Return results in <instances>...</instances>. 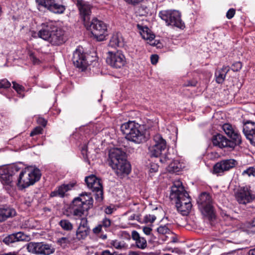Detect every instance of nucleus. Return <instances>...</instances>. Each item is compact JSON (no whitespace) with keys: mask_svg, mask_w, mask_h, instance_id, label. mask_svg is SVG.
<instances>
[{"mask_svg":"<svg viewBox=\"0 0 255 255\" xmlns=\"http://www.w3.org/2000/svg\"><path fill=\"white\" fill-rule=\"evenodd\" d=\"M170 198L175 202L178 211L183 215H187L189 213L192 207L191 198L184 190L180 181L174 182L171 187Z\"/></svg>","mask_w":255,"mask_h":255,"instance_id":"1","label":"nucleus"},{"mask_svg":"<svg viewBox=\"0 0 255 255\" xmlns=\"http://www.w3.org/2000/svg\"><path fill=\"white\" fill-rule=\"evenodd\" d=\"M109 164L118 175L128 174L130 171V165L127 161L126 153L121 149H111L109 153Z\"/></svg>","mask_w":255,"mask_h":255,"instance_id":"2","label":"nucleus"},{"mask_svg":"<svg viewBox=\"0 0 255 255\" xmlns=\"http://www.w3.org/2000/svg\"><path fill=\"white\" fill-rule=\"evenodd\" d=\"M121 129L126 138L136 144L146 141L144 131L142 126L133 121H129L122 125Z\"/></svg>","mask_w":255,"mask_h":255,"instance_id":"3","label":"nucleus"},{"mask_svg":"<svg viewBox=\"0 0 255 255\" xmlns=\"http://www.w3.org/2000/svg\"><path fill=\"white\" fill-rule=\"evenodd\" d=\"M40 177L41 173L39 169L28 167L20 172L17 185L20 189H23L34 184L40 179Z\"/></svg>","mask_w":255,"mask_h":255,"instance_id":"4","label":"nucleus"},{"mask_svg":"<svg viewBox=\"0 0 255 255\" xmlns=\"http://www.w3.org/2000/svg\"><path fill=\"white\" fill-rule=\"evenodd\" d=\"M93 199L90 194L83 193L73 200L71 208L74 216L81 217L85 211L93 207Z\"/></svg>","mask_w":255,"mask_h":255,"instance_id":"5","label":"nucleus"},{"mask_svg":"<svg viewBox=\"0 0 255 255\" xmlns=\"http://www.w3.org/2000/svg\"><path fill=\"white\" fill-rule=\"evenodd\" d=\"M159 17L165 21L167 25L183 28L185 26L181 18V13L176 10H164L159 12Z\"/></svg>","mask_w":255,"mask_h":255,"instance_id":"6","label":"nucleus"},{"mask_svg":"<svg viewBox=\"0 0 255 255\" xmlns=\"http://www.w3.org/2000/svg\"><path fill=\"white\" fill-rule=\"evenodd\" d=\"M197 203L204 216H207L210 220L215 218L212 199L209 194L206 192L201 193L197 199Z\"/></svg>","mask_w":255,"mask_h":255,"instance_id":"7","label":"nucleus"},{"mask_svg":"<svg viewBox=\"0 0 255 255\" xmlns=\"http://www.w3.org/2000/svg\"><path fill=\"white\" fill-rule=\"evenodd\" d=\"M35 2L39 10L46 9L53 13L61 14L66 9L62 0H35Z\"/></svg>","mask_w":255,"mask_h":255,"instance_id":"8","label":"nucleus"},{"mask_svg":"<svg viewBox=\"0 0 255 255\" xmlns=\"http://www.w3.org/2000/svg\"><path fill=\"white\" fill-rule=\"evenodd\" d=\"M86 27H89L93 36L98 41L104 40L108 35L106 24L97 18H93L90 22L89 21V25Z\"/></svg>","mask_w":255,"mask_h":255,"instance_id":"9","label":"nucleus"},{"mask_svg":"<svg viewBox=\"0 0 255 255\" xmlns=\"http://www.w3.org/2000/svg\"><path fill=\"white\" fill-rule=\"evenodd\" d=\"M166 140L159 134L153 136V143L148 147V152L151 157H158L166 148Z\"/></svg>","mask_w":255,"mask_h":255,"instance_id":"10","label":"nucleus"},{"mask_svg":"<svg viewBox=\"0 0 255 255\" xmlns=\"http://www.w3.org/2000/svg\"><path fill=\"white\" fill-rule=\"evenodd\" d=\"M236 199L240 204L246 205L255 199V193L250 185L240 187L236 193Z\"/></svg>","mask_w":255,"mask_h":255,"instance_id":"11","label":"nucleus"},{"mask_svg":"<svg viewBox=\"0 0 255 255\" xmlns=\"http://www.w3.org/2000/svg\"><path fill=\"white\" fill-rule=\"evenodd\" d=\"M19 169L16 166L1 169L0 175V180L7 190H10L14 187L13 176L15 172H18Z\"/></svg>","mask_w":255,"mask_h":255,"instance_id":"12","label":"nucleus"},{"mask_svg":"<svg viewBox=\"0 0 255 255\" xmlns=\"http://www.w3.org/2000/svg\"><path fill=\"white\" fill-rule=\"evenodd\" d=\"M106 62L113 68H120L125 65L126 60L123 53L118 50L115 52H108Z\"/></svg>","mask_w":255,"mask_h":255,"instance_id":"13","label":"nucleus"},{"mask_svg":"<svg viewBox=\"0 0 255 255\" xmlns=\"http://www.w3.org/2000/svg\"><path fill=\"white\" fill-rule=\"evenodd\" d=\"M81 18L83 20L85 26L89 25L91 14V6L85 1L80 0L77 2Z\"/></svg>","mask_w":255,"mask_h":255,"instance_id":"14","label":"nucleus"},{"mask_svg":"<svg viewBox=\"0 0 255 255\" xmlns=\"http://www.w3.org/2000/svg\"><path fill=\"white\" fill-rule=\"evenodd\" d=\"M48 42L53 45H60L66 40L65 31L60 28L54 26Z\"/></svg>","mask_w":255,"mask_h":255,"instance_id":"15","label":"nucleus"},{"mask_svg":"<svg viewBox=\"0 0 255 255\" xmlns=\"http://www.w3.org/2000/svg\"><path fill=\"white\" fill-rule=\"evenodd\" d=\"M237 163V161L234 159L222 160L217 162L214 166V172L215 173H220L224 171H229L235 167Z\"/></svg>","mask_w":255,"mask_h":255,"instance_id":"16","label":"nucleus"},{"mask_svg":"<svg viewBox=\"0 0 255 255\" xmlns=\"http://www.w3.org/2000/svg\"><path fill=\"white\" fill-rule=\"evenodd\" d=\"M72 61L76 67L81 69L82 70L85 69L88 65L85 54L79 48L76 49L74 51Z\"/></svg>","mask_w":255,"mask_h":255,"instance_id":"17","label":"nucleus"},{"mask_svg":"<svg viewBox=\"0 0 255 255\" xmlns=\"http://www.w3.org/2000/svg\"><path fill=\"white\" fill-rule=\"evenodd\" d=\"M222 129L225 133L232 139V142L236 145L242 143V137L237 130L230 124H225L222 126Z\"/></svg>","mask_w":255,"mask_h":255,"instance_id":"18","label":"nucleus"},{"mask_svg":"<svg viewBox=\"0 0 255 255\" xmlns=\"http://www.w3.org/2000/svg\"><path fill=\"white\" fill-rule=\"evenodd\" d=\"M243 131L251 143L255 146V123L250 121L245 122Z\"/></svg>","mask_w":255,"mask_h":255,"instance_id":"19","label":"nucleus"},{"mask_svg":"<svg viewBox=\"0 0 255 255\" xmlns=\"http://www.w3.org/2000/svg\"><path fill=\"white\" fill-rule=\"evenodd\" d=\"M212 142L214 146L220 148L229 147L234 149L236 143H234L232 140L227 139L226 137L221 134L214 135L212 138Z\"/></svg>","mask_w":255,"mask_h":255,"instance_id":"20","label":"nucleus"},{"mask_svg":"<svg viewBox=\"0 0 255 255\" xmlns=\"http://www.w3.org/2000/svg\"><path fill=\"white\" fill-rule=\"evenodd\" d=\"M90 231L87 219L85 218H82L76 231V239L78 241L85 240L88 236Z\"/></svg>","mask_w":255,"mask_h":255,"instance_id":"21","label":"nucleus"},{"mask_svg":"<svg viewBox=\"0 0 255 255\" xmlns=\"http://www.w3.org/2000/svg\"><path fill=\"white\" fill-rule=\"evenodd\" d=\"M41 26V29L38 32V36L44 40L48 41L54 25L52 23L49 22L43 23Z\"/></svg>","mask_w":255,"mask_h":255,"instance_id":"22","label":"nucleus"},{"mask_svg":"<svg viewBox=\"0 0 255 255\" xmlns=\"http://www.w3.org/2000/svg\"><path fill=\"white\" fill-rule=\"evenodd\" d=\"M137 26L139 30V33L141 36L144 39L149 40L150 42V44L151 45L155 46L157 45L155 41L152 42L155 36L151 33L150 30L148 27H142L139 24H137Z\"/></svg>","mask_w":255,"mask_h":255,"instance_id":"23","label":"nucleus"},{"mask_svg":"<svg viewBox=\"0 0 255 255\" xmlns=\"http://www.w3.org/2000/svg\"><path fill=\"white\" fill-rule=\"evenodd\" d=\"M72 184H63L57 187L54 191L50 194L51 197H64L67 195V192L71 190L73 187Z\"/></svg>","mask_w":255,"mask_h":255,"instance_id":"24","label":"nucleus"},{"mask_svg":"<svg viewBox=\"0 0 255 255\" xmlns=\"http://www.w3.org/2000/svg\"><path fill=\"white\" fill-rule=\"evenodd\" d=\"M93 192H95V199L98 201H101L103 199V186L100 179L95 182L92 187H88Z\"/></svg>","mask_w":255,"mask_h":255,"instance_id":"25","label":"nucleus"},{"mask_svg":"<svg viewBox=\"0 0 255 255\" xmlns=\"http://www.w3.org/2000/svg\"><path fill=\"white\" fill-rule=\"evenodd\" d=\"M132 239L135 241L136 247L138 249H144L147 247V242L146 240L141 237L138 233L136 231H133L131 233Z\"/></svg>","mask_w":255,"mask_h":255,"instance_id":"26","label":"nucleus"},{"mask_svg":"<svg viewBox=\"0 0 255 255\" xmlns=\"http://www.w3.org/2000/svg\"><path fill=\"white\" fill-rule=\"evenodd\" d=\"M15 213V211L10 208H0V222H3L7 218L14 216Z\"/></svg>","mask_w":255,"mask_h":255,"instance_id":"27","label":"nucleus"},{"mask_svg":"<svg viewBox=\"0 0 255 255\" xmlns=\"http://www.w3.org/2000/svg\"><path fill=\"white\" fill-rule=\"evenodd\" d=\"M55 252V248L51 245L40 242L38 255H50Z\"/></svg>","mask_w":255,"mask_h":255,"instance_id":"28","label":"nucleus"},{"mask_svg":"<svg viewBox=\"0 0 255 255\" xmlns=\"http://www.w3.org/2000/svg\"><path fill=\"white\" fill-rule=\"evenodd\" d=\"M230 68L228 66H223V68L215 73L216 81L219 84H222L225 80L226 74L229 71Z\"/></svg>","mask_w":255,"mask_h":255,"instance_id":"29","label":"nucleus"},{"mask_svg":"<svg viewBox=\"0 0 255 255\" xmlns=\"http://www.w3.org/2000/svg\"><path fill=\"white\" fill-rule=\"evenodd\" d=\"M184 168L182 163H180L177 160H174L167 167V170L169 172H177Z\"/></svg>","mask_w":255,"mask_h":255,"instance_id":"30","label":"nucleus"},{"mask_svg":"<svg viewBox=\"0 0 255 255\" xmlns=\"http://www.w3.org/2000/svg\"><path fill=\"white\" fill-rule=\"evenodd\" d=\"M110 45L114 47H123L124 45V43L121 35L118 34L114 35L110 40Z\"/></svg>","mask_w":255,"mask_h":255,"instance_id":"31","label":"nucleus"},{"mask_svg":"<svg viewBox=\"0 0 255 255\" xmlns=\"http://www.w3.org/2000/svg\"><path fill=\"white\" fill-rule=\"evenodd\" d=\"M40 245V242H30L27 243L25 245V247H26V249L29 253L38 255Z\"/></svg>","mask_w":255,"mask_h":255,"instance_id":"32","label":"nucleus"},{"mask_svg":"<svg viewBox=\"0 0 255 255\" xmlns=\"http://www.w3.org/2000/svg\"><path fill=\"white\" fill-rule=\"evenodd\" d=\"M61 228L66 231H71L73 228V224L67 219H62L59 223Z\"/></svg>","mask_w":255,"mask_h":255,"instance_id":"33","label":"nucleus"},{"mask_svg":"<svg viewBox=\"0 0 255 255\" xmlns=\"http://www.w3.org/2000/svg\"><path fill=\"white\" fill-rule=\"evenodd\" d=\"M158 234L161 235H168L171 233V231L168 227V225H161L156 229Z\"/></svg>","mask_w":255,"mask_h":255,"instance_id":"34","label":"nucleus"},{"mask_svg":"<svg viewBox=\"0 0 255 255\" xmlns=\"http://www.w3.org/2000/svg\"><path fill=\"white\" fill-rule=\"evenodd\" d=\"M98 178L94 175H91L85 178V181L88 187H92Z\"/></svg>","mask_w":255,"mask_h":255,"instance_id":"35","label":"nucleus"},{"mask_svg":"<svg viewBox=\"0 0 255 255\" xmlns=\"http://www.w3.org/2000/svg\"><path fill=\"white\" fill-rule=\"evenodd\" d=\"M242 175H248V176H255V168L254 167H250L247 169L245 170L242 172Z\"/></svg>","mask_w":255,"mask_h":255,"instance_id":"36","label":"nucleus"},{"mask_svg":"<svg viewBox=\"0 0 255 255\" xmlns=\"http://www.w3.org/2000/svg\"><path fill=\"white\" fill-rule=\"evenodd\" d=\"M14 234L16 241H17V242L25 241L28 240L29 238V237L27 236L22 232H18Z\"/></svg>","mask_w":255,"mask_h":255,"instance_id":"37","label":"nucleus"},{"mask_svg":"<svg viewBox=\"0 0 255 255\" xmlns=\"http://www.w3.org/2000/svg\"><path fill=\"white\" fill-rule=\"evenodd\" d=\"M111 244L117 249H122L125 247V245L123 242L117 240L112 241Z\"/></svg>","mask_w":255,"mask_h":255,"instance_id":"38","label":"nucleus"},{"mask_svg":"<svg viewBox=\"0 0 255 255\" xmlns=\"http://www.w3.org/2000/svg\"><path fill=\"white\" fill-rule=\"evenodd\" d=\"M156 217L154 215H146L143 218V220L146 223H152L156 220Z\"/></svg>","mask_w":255,"mask_h":255,"instance_id":"39","label":"nucleus"},{"mask_svg":"<svg viewBox=\"0 0 255 255\" xmlns=\"http://www.w3.org/2000/svg\"><path fill=\"white\" fill-rule=\"evenodd\" d=\"M3 241L5 244H7L17 242L15 238L14 234L9 235L8 237L5 238Z\"/></svg>","mask_w":255,"mask_h":255,"instance_id":"40","label":"nucleus"},{"mask_svg":"<svg viewBox=\"0 0 255 255\" xmlns=\"http://www.w3.org/2000/svg\"><path fill=\"white\" fill-rule=\"evenodd\" d=\"M11 86L10 83L6 79L0 80V88H7Z\"/></svg>","mask_w":255,"mask_h":255,"instance_id":"41","label":"nucleus"},{"mask_svg":"<svg viewBox=\"0 0 255 255\" xmlns=\"http://www.w3.org/2000/svg\"><path fill=\"white\" fill-rule=\"evenodd\" d=\"M160 156V161L162 163H168V161L170 160V159L168 157V153H165L162 154V153H161Z\"/></svg>","mask_w":255,"mask_h":255,"instance_id":"42","label":"nucleus"},{"mask_svg":"<svg viewBox=\"0 0 255 255\" xmlns=\"http://www.w3.org/2000/svg\"><path fill=\"white\" fill-rule=\"evenodd\" d=\"M100 225H102V227H104L105 228H108L111 225V221L107 218H105L103 219Z\"/></svg>","mask_w":255,"mask_h":255,"instance_id":"43","label":"nucleus"},{"mask_svg":"<svg viewBox=\"0 0 255 255\" xmlns=\"http://www.w3.org/2000/svg\"><path fill=\"white\" fill-rule=\"evenodd\" d=\"M43 130L42 128L41 127H37L33 129V130L30 132V135L31 136H34L36 134H38L41 133L42 131Z\"/></svg>","mask_w":255,"mask_h":255,"instance_id":"44","label":"nucleus"},{"mask_svg":"<svg viewBox=\"0 0 255 255\" xmlns=\"http://www.w3.org/2000/svg\"><path fill=\"white\" fill-rule=\"evenodd\" d=\"M236 13V10L234 8H230L228 10L227 12L226 13V17L228 19H230L232 18L235 15Z\"/></svg>","mask_w":255,"mask_h":255,"instance_id":"45","label":"nucleus"},{"mask_svg":"<svg viewBox=\"0 0 255 255\" xmlns=\"http://www.w3.org/2000/svg\"><path fill=\"white\" fill-rule=\"evenodd\" d=\"M28 54L30 60L32 62V63L34 64H37L39 63V60L35 56V55L32 52H29Z\"/></svg>","mask_w":255,"mask_h":255,"instance_id":"46","label":"nucleus"},{"mask_svg":"<svg viewBox=\"0 0 255 255\" xmlns=\"http://www.w3.org/2000/svg\"><path fill=\"white\" fill-rule=\"evenodd\" d=\"M13 88L18 93L23 90V87L16 83L15 82H12Z\"/></svg>","mask_w":255,"mask_h":255,"instance_id":"47","label":"nucleus"},{"mask_svg":"<svg viewBox=\"0 0 255 255\" xmlns=\"http://www.w3.org/2000/svg\"><path fill=\"white\" fill-rule=\"evenodd\" d=\"M32 221V220H27L26 221L24 224L22 225V227L23 228H27V229H32L34 227L33 225H31L30 223Z\"/></svg>","mask_w":255,"mask_h":255,"instance_id":"48","label":"nucleus"},{"mask_svg":"<svg viewBox=\"0 0 255 255\" xmlns=\"http://www.w3.org/2000/svg\"><path fill=\"white\" fill-rule=\"evenodd\" d=\"M158 166L157 164L155 163H152L150 165V168H149V172L150 173L152 172H156L158 171Z\"/></svg>","mask_w":255,"mask_h":255,"instance_id":"49","label":"nucleus"},{"mask_svg":"<svg viewBox=\"0 0 255 255\" xmlns=\"http://www.w3.org/2000/svg\"><path fill=\"white\" fill-rule=\"evenodd\" d=\"M102 225L99 224L97 226L95 227L93 229V232L94 234L96 235H98L100 233L102 232Z\"/></svg>","mask_w":255,"mask_h":255,"instance_id":"50","label":"nucleus"},{"mask_svg":"<svg viewBox=\"0 0 255 255\" xmlns=\"http://www.w3.org/2000/svg\"><path fill=\"white\" fill-rule=\"evenodd\" d=\"M197 81L195 80L188 81L184 84L185 87H195L196 86Z\"/></svg>","mask_w":255,"mask_h":255,"instance_id":"51","label":"nucleus"},{"mask_svg":"<svg viewBox=\"0 0 255 255\" xmlns=\"http://www.w3.org/2000/svg\"><path fill=\"white\" fill-rule=\"evenodd\" d=\"M127 3L129 4H131L133 5H135L140 2H141L143 0H124Z\"/></svg>","mask_w":255,"mask_h":255,"instance_id":"52","label":"nucleus"},{"mask_svg":"<svg viewBox=\"0 0 255 255\" xmlns=\"http://www.w3.org/2000/svg\"><path fill=\"white\" fill-rule=\"evenodd\" d=\"M139 219V216L137 215H136L135 214L132 213L128 215V221H133V220H137L138 221Z\"/></svg>","mask_w":255,"mask_h":255,"instance_id":"53","label":"nucleus"},{"mask_svg":"<svg viewBox=\"0 0 255 255\" xmlns=\"http://www.w3.org/2000/svg\"><path fill=\"white\" fill-rule=\"evenodd\" d=\"M68 240L67 238L62 237L58 240L57 243L59 244L62 245L63 244H66L68 242Z\"/></svg>","mask_w":255,"mask_h":255,"instance_id":"54","label":"nucleus"},{"mask_svg":"<svg viewBox=\"0 0 255 255\" xmlns=\"http://www.w3.org/2000/svg\"><path fill=\"white\" fill-rule=\"evenodd\" d=\"M150 60L152 64H155L158 61V57L157 55H152L150 57Z\"/></svg>","mask_w":255,"mask_h":255,"instance_id":"55","label":"nucleus"},{"mask_svg":"<svg viewBox=\"0 0 255 255\" xmlns=\"http://www.w3.org/2000/svg\"><path fill=\"white\" fill-rule=\"evenodd\" d=\"M234 71H239L242 68V63L241 62H237L234 64L233 65Z\"/></svg>","mask_w":255,"mask_h":255,"instance_id":"56","label":"nucleus"},{"mask_svg":"<svg viewBox=\"0 0 255 255\" xmlns=\"http://www.w3.org/2000/svg\"><path fill=\"white\" fill-rule=\"evenodd\" d=\"M151 229L149 227H144L143 228V232L146 235H149L150 234L151 232Z\"/></svg>","mask_w":255,"mask_h":255,"instance_id":"57","label":"nucleus"},{"mask_svg":"<svg viewBox=\"0 0 255 255\" xmlns=\"http://www.w3.org/2000/svg\"><path fill=\"white\" fill-rule=\"evenodd\" d=\"M37 123L41 125L43 127H45L46 125V121L43 118H39L37 120Z\"/></svg>","mask_w":255,"mask_h":255,"instance_id":"58","label":"nucleus"},{"mask_svg":"<svg viewBox=\"0 0 255 255\" xmlns=\"http://www.w3.org/2000/svg\"><path fill=\"white\" fill-rule=\"evenodd\" d=\"M114 209L111 207H107L105 209V212L107 214H111L113 212Z\"/></svg>","mask_w":255,"mask_h":255,"instance_id":"59","label":"nucleus"},{"mask_svg":"<svg viewBox=\"0 0 255 255\" xmlns=\"http://www.w3.org/2000/svg\"><path fill=\"white\" fill-rule=\"evenodd\" d=\"M112 253H111L109 250H105L103 251L101 255H111Z\"/></svg>","mask_w":255,"mask_h":255,"instance_id":"60","label":"nucleus"},{"mask_svg":"<svg viewBox=\"0 0 255 255\" xmlns=\"http://www.w3.org/2000/svg\"><path fill=\"white\" fill-rule=\"evenodd\" d=\"M82 153L83 155H84V154L85 153L86 155L87 156V146H85L84 147H83L82 148Z\"/></svg>","mask_w":255,"mask_h":255,"instance_id":"61","label":"nucleus"},{"mask_svg":"<svg viewBox=\"0 0 255 255\" xmlns=\"http://www.w3.org/2000/svg\"><path fill=\"white\" fill-rule=\"evenodd\" d=\"M248 255H255V249L250 250L249 252Z\"/></svg>","mask_w":255,"mask_h":255,"instance_id":"62","label":"nucleus"},{"mask_svg":"<svg viewBox=\"0 0 255 255\" xmlns=\"http://www.w3.org/2000/svg\"><path fill=\"white\" fill-rule=\"evenodd\" d=\"M128 255H139L136 252H130L129 253Z\"/></svg>","mask_w":255,"mask_h":255,"instance_id":"63","label":"nucleus"},{"mask_svg":"<svg viewBox=\"0 0 255 255\" xmlns=\"http://www.w3.org/2000/svg\"><path fill=\"white\" fill-rule=\"evenodd\" d=\"M2 255H17L16 254H15L14 253H9L5 254Z\"/></svg>","mask_w":255,"mask_h":255,"instance_id":"64","label":"nucleus"}]
</instances>
